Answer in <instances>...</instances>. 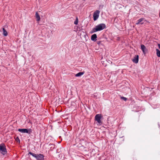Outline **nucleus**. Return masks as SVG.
<instances>
[{"instance_id":"obj_21","label":"nucleus","mask_w":160,"mask_h":160,"mask_svg":"<svg viewBox=\"0 0 160 160\" xmlns=\"http://www.w3.org/2000/svg\"><path fill=\"white\" fill-rule=\"evenodd\" d=\"M159 17L160 18V13H159Z\"/></svg>"},{"instance_id":"obj_15","label":"nucleus","mask_w":160,"mask_h":160,"mask_svg":"<svg viewBox=\"0 0 160 160\" xmlns=\"http://www.w3.org/2000/svg\"><path fill=\"white\" fill-rule=\"evenodd\" d=\"M49 146H51V148H52L53 149L54 148L55 145L53 144L50 143L49 144Z\"/></svg>"},{"instance_id":"obj_13","label":"nucleus","mask_w":160,"mask_h":160,"mask_svg":"<svg viewBox=\"0 0 160 160\" xmlns=\"http://www.w3.org/2000/svg\"><path fill=\"white\" fill-rule=\"evenodd\" d=\"M84 73V72H80L76 74V77H80L83 75Z\"/></svg>"},{"instance_id":"obj_20","label":"nucleus","mask_w":160,"mask_h":160,"mask_svg":"<svg viewBox=\"0 0 160 160\" xmlns=\"http://www.w3.org/2000/svg\"><path fill=\"white\" fill-rule=\"evenodd\" d=\"M158 47H159V48L160 49V44H158Z\"/></svg>"},{"instance_id":"obj_7","label":"nucleus","mask_w":160,"mask_h":160,"mask_svg":"<svg viewBox=\"0 0 160 160\" xmlns=\"http://www.w3.org/2000/svg\"><path fill=\"white\" fill-rule=\"evenodd\" d=\"M141 49L142 50L143 54H146L147 52L148 51L147 50V49L146 47L143 44H141Z\"/></svg>"},{"instance_id":"obj_11","label":"nucleus","mask_w":160,"mask_h":160,"mask_svg":"<svg viewBox=\"0 0 160 160\" xmlns=\"http://www.w3.org/2000/svg\"><path fill=\"white\" fill-rule=\"evenodd\" d=\"M35 15L37 21H39L40 19V18L39 14L38 13V12H37L36 13Z\"/></svg>"},{"instance_id":"obj_2","label":"nucleus","mask_w":160,"mask_h":160,"mask_svg":"<svg viewBox=\"0 0 160 160\" xmlns=\"http://www.w3.org/2000/svg\"><path fill=\"white\" fill-rule=\"evenodd\" d=\"M30 154L33 157L35 158L37 160H44V156L41 154H35L31 152H29L28 153V155Z\"/></svg>"},{"instance_id":"obj_19","label":"nucleus","mask_w":160,"mask_h":160,"mask_svg":"<svg viewBox=\"0 0 160 160\" xmlns=\"http://www.w3.org/2000/svg\"><path fill=\"white\" fill-rule=\"evenodd\" d=\"M101 42L100 41H97V43L98 45H100V44H101Z\"/></svg>"},{"instance_id":"obj_8","label":"nucleus","mask_w":160,"mask_h":160,"mask_svg":"<svg viewBox=\"0 0 160 160\" xmlns=\"http://www.w3.org/2000/svg\"><path fill=\"white\" fill-rule=\"evenodd\" d=\"M144 20L145 19L144 18H141L137 20V22L136 23V24L137 25H138L139 24H142L144 23V22H142L144 21Z\"/></svg>"},{"instance_id":"obj_4","label":"nucleus","mask_w":160,"mask_h":160,"mask_svg":"<svg viewBox=\"0 0 160 160\" xmlns=\"http://www.w3.org/2000/svg\"><path fill=\"white\" fill-rule=\"evenodd\" d=\"M102 116L101 114H96L95 117V120L97 121V124L98 125H101L102 124V122L101 121V118Z\"/></svg>"},{"instance_id":"obj_1","label":"nucleus","mask_w":160,"mask_h":160,"mask_svg":"<svg viewBox=\"0 0 160 160\" xmlns=\"http://www.w3.org/2000/svg\"><path fill=\"white\" fill-rule=\"evenodd\" d=\"M106 28V26L104 23H101L93 28L91 32L92 33L95 32L102 30Z\"/></svg>"},{"instance_id":"obj_22","label":"nucleus","mask_w":160,"mask_h":160,"mask_svg":"<svg viewBox=\"0 0 160 160\" xmlns=\"http://www.w3.org/2000/svg\"><path fill=\"white\" fill-rule=\"evenodd\" d=\"M84 1H85L86 0H83Z\"/></svg>"},{"instance_id":"obj_5","label":"nucleus","mask_w":160,"mask_h":160,"mask_svg":"<svg viewBox=\"0 0 160 160\" xmlns=\"http://www.w3.org/2000/svg\"><path fill=\"white\" fill-rule=\"evenodd\" d=\"M18 131L22 133H26L28 134H30L32 132V130L31 129H28L26 128H20L18 129Z\"/></svg>"},{"instance_id":"obj_17","label":"nucleus","mask_w":160,"mask_h":160,"mask_svg":"<svg viewBox=\"0 0 160 160\" xmlns=\"http://www.w3.org/2000/svg\"><path fill=\"white\" fill-rule=\"evenodd\" d=\"M121 98L124 101H126L127 100V98L123 97H121Z\"/></svg>"},{"instance_id":"obj_3","label":"nucleus","mask_w":160,"mask_h":160,"mask_svg":"<svg viewBox=\"0 0 160 160\" xmlns=\"http://www.w3.org/2000/svg\"><path fill=\"white\" fill-rule=\"evenodd\" d=\"M0 152L3 155H5L7 153L6 146L4 143H2L0 144Z\"/></svg>"},{"instance_id":"obj_14","label":"nucleus","mask_w":160,"mask_h":160,"mask_svg":"<svg viewBox=\"0 0 160 160\" xmlns=\"http://www.w3.org/2000/svg\"><path fill=\"white\" fill-rule=\"evenodd\" d=\"M156 54L157 56L158 57H160V51L158 49H156Z\"/></svg>"},{"instance_id":"obj_6","label":"nucleus","mask_w":160,"mask_h":160,"mask_svg":"<svg viewBox=\"0 0 160 160\" xmlns=\"http://www.w3.org/2000/svg\"><path fill=\"white\" fill-rule=\"evenodd\" d=\"M100 11L99 10H96L95 11L93 14V18L94 21L96 20L99 16Z\"/></svg>"},{"instance_id":"obj_18","label":"nucleus","mask_w":160,"mask_h":160,"mask_svg":"<svg viewBox=\"0 0 160 160\" xmlns=\"http://www.w3.org/2000/svg\"><path fill=\"white\" fill-rule=\"evenodd\" d=\"M15 140L18 142L19 143L20 142V140L18 137H16V138H15Z\"/></svg>"},{"instance_id":"obj_10","label":"nucleus","mask_w":160,"mask_h":160,"mask_svg":"<svg viewBox=\"0 0 160 160\" xmlns=\"http://www.w3.org/2000/svg\"><path fill=\"white\" fill-rule=\"evenodd\" d=\"M97 35L96 34H94L92 35L91 39L92 41L95 42L97 40Z\"/></svg>"},{"instance_id":"obj_16","label":"nucleus","mask_w":160,"mask_h":160,"mask_svg":"<svg viewBox=\"0 0 160 160\" xmlns=\"http://www.w3.org/2000/svg\"><path fill=\"white\" fill-rule=\"evenodd\" d=\"M78 17H77L75 21L74 22V24L75 25H77L78 24Z\"/></svg>"},{"instance_id":"obj_12","label":"nucleus","mask_w":160,"mask_h":160,"mask_svg":"<svg viewBox=\"0 0 160 160\" xmlns=\"http://www.w3.org/2000/svg\"><path fill=\"white\" fill-rule=\"evenodd\" d=\"M3 34L4 36H6L8 35L7 31L4 28H2Z\"/></svg>"},{"instance_id":"obj_9","label":"nucleus","mask_w":160,"mask_h":160,"mask_svg":"<svg viewBox=\"0 0 160 160\" xmlns=\"http://www.w3.org/2000/svg\"><path fill=\"white\" fill-rule=\"evenodd\" d=\"M139 56L138 55H136L132 59V62L135 63H137L138 62Z\"/></svg>"}]
</instances>
